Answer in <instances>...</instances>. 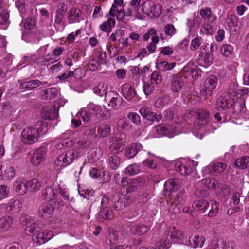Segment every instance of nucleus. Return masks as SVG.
I'll use <instances>...</instances> for the list:
<instances>
[{
	"instance_id": "nucleus-1",
	"label": "nucleus",
	"mask_w": 249,
	"mask_h": 249,
	"mask_svg": "<svg viewBox=\"0 0 249 249\" xmlns=\"http://www.w3.org/2000/svg\"><path fill=\"white\" fill-rule=\"evenodd\" d=\"M81 153V149L76 145L69 147L66 151L60 154L55 160V163L58 166H66L71 163Z\"/></svg>"
},
{
	"instance_id": "nucleus-2",
	"label": "nucleus",
	"mask_w": 249,
	"mask_h": 249,
	"mask_svg": "<svg viewBox=\"0 0 249 249\" xmlns=\"http://www.w3.org/2000/svg\"><path fill=\"white\" fill-rule=\"evenodd\" d=\"M39 138L38 130L34 127H27L22 131L21 140L25 144L31 145L37 142Z\"/></svg>"
},
{
	"instance_id": "nucleus-3",
	"label": "nucleus",
	"mask_w": 249,
	"mask_h": 249,
	"mask_svg": "<svg viewBox=\"0 0 249 249\" xmlns=\"http://www.w3.org/2000/svg\"><path fill=\"white\" fill-rule=\"evenodd\" d=\"M145 14L151 18L159 17L161 13L162 7L159 4H155L152 0H146L143 2Z\"/></svg>"
},
{
	"instance_id": "nucleus-4",
	"label": "nucleus",
	"mask_w": 249,
	"mask_h": 249,
	"mask_svg": "<svg viewBox=\"0 0 249 249\" xmlns=\"http://www.w3.org/2000/svg\"><path fill=\"white\" fill-rule=\"evenodd\" d=\"M181 181L177 178H170L166 181L164 185V195L170 196L171 194L175 192L181 187Z\"/></svg>"
},
{
	"instance_id": "nucleus-5",
	"label": "nucleus",
	"mask_w": 249,
	"mask_h": 249,
	"mask_svg": "<svg viewBox=\"0 0 249 249\" xmlns=\"http://www.w3.org/2000/svg\"><path fill=\"white\" fill-rule=\"evenodd\" d=\"M58 111V107L55 105L46 106L42 109L41 117L45 120H54L59 116Z\"/></svg>"
},
{
	"instance_id": "nucleus-6",
	"label": "nucleus",
	"mask_w": 249,
	"mask_h": 249,
	"mask_svg": "<svg viewBox=\"0 0 249 249\" xmlns=\"http://www.w3.org/2000/svg\"><path fill=\"white\" fill-rule=\"evenodd\" d=\"M217 78L215 75H211L206 79L202 88V91L210 96L217 85Z\"/></svg>"
},
{
	"instance_id": "nucleus-7",
	"label": "nucleus",
	"mask_w": 249,
	"mask_h": 249,
	"mask_svg": "<svg viewBox=\"0 0 249 249\" xmlns=\"http://www.w3.org/2000/svg\"><path fill=\"white\" fill-rule=\"evenodd\" d=\"M139 112L144 119L149 121L158 122L162 119L160 114H157L152 112L149 107L143 106L139 109Z\"/></svg>"
},
{
	"instance_id": "nucleus-8",
	"label": "nucleus",
	"mask_w": 249,
	"mask_h": 249,
	"mask_svg": "<svg viewBox=\"0 0 249 249\" xmlns=\"http://www.w3.org/2000/svg\"><path fill=\"white\" fill-rule=\"evenodd\" d=\"M155 129L159 135L166 136L168 137H173L176 131V128L173 125L166 124L157 125Z\"/></svg>"
},
{
	"instance_id": "nucleus-9",
	"label": "nucleus",
	"mask_w": 249,
	"mask_h": 249,
	"mask_svg": "<svg viewBox=\"0 0 249 249\" xmlns=\"http://www.w3.org/2000/svg\"><path fill=\"white\" fill-rule=\"evenodd\" d=\"M18 82L19 84L18 89L19 90L25 91L27 89L33 90L37 88L41 85L42 82L38 79L31 80H18Z\"/></svg>"
},
{
	"instance_id": "nucleus-10",
	"label": "nucleus",
	"mask_w": 249,
	"mask_h": 249,
	"mask_svg": "<svg viewBox=\"0 0 249 249\" xmlns=\"http://www.w3.org/2000/svg\"><path fill=\"white\" fill-rule=\"evenodd\" d=\"M150 227L144 223L136 222L131 224L130 226L131 233L136 236L145 234L150 230Z\"/></svg>"
},
{
	"instance_id": "nucleus-11",
	"label": "nucleus",
	"mask_w": 249,
	"mask_h": 249,
	"mask_svg": "<svg viewBox=\"0 0 249 249\" xmlns=\"http://www.w3.org/2000/svg\"><path fill=\"white\" fill-rule=\"evenodd\" d=\"M197 120L196 124L201 128L206 125H210L211 122L209 118V112L206 110L200 109L197 112Z\"/></svg>"
},
{
	"instance_id": "nucleus-12",
	"label": "nucleus",
	"mask_w": 249,
	"mask_h": 249,
	"mask_svg": "<svg viewBox=\"0 0 249 249\" xmlns=\"http://www.w3.org/2000/svg\"><path fill=\"white\" fill-rule=\"evenodd\" d=\"M46 154V147H40L33 153L31 159V162L36 166L41 164L44 160Z\"/></svg>"
},
{
	"instance_id": "nucleus-13",
	"label": "nucleus",
	"mask_w": 249,
	"mask_h": 249,
	"mask_svg": "<svg viewBox=\"0 0 249 249\" xmlns=\"http://www.w3.org/2000/svg\"><path fill=\"white\" fill-rule=\"evenodd\" d=\"M22 39L27 42L36 43L40 39V34L36 29L25 30L22 34Z\"/></svg>"
},
{
	"instance_id": "nucleus-14",
	"label": "nucleus",
	"mask_w": 249,
	"mask_h": 249,
	"mask_svg": "<svg viewBox=\"0 0 249 249\" xmlns=\"http://www.w3.org/2000/svg\"><path fill=\"white\" fill-rule=\"evenodd\" d=\"M108 101V106L114 109H117L120 106V100L119 95L115 91H110L107 98L105 99Z\"/></svg>"
},
{
	"instance_id": "nucleus-15",
	"label": "nucleus",
	"mask_w": 249,
	"mask_h": 249,
	"mask_svg": "<svg viewBox=\"0 0 249 249\" xmlns=\"http://www.w3.org/2000/svg\"><path fill=\"white\" fill-rule=\"evenodd\" d=\"M234 104L233 98L231 97L225 98L220 96L217 99L216 106L218 110H225L232 107Z\"/></svg>"
},
{
	"instance_id": "nucleus-16",
	"label": "nucleus",
	"mask_w": 249,
	"mask_h": 249,
	"mask_svg": "<svg viewBox=\"0 0 249 249\" xmlns=\"http://www.w3.org/2000/svg\"><path fill=\"white\" fill-rule=\"evenodd\" d=\"M171 89L173 92H178L184 84L183 78L176 74L172 75L171 80Z\"/></svg>"
},
{
	"instance_id": "nucleus-17",
	"label": "nucleus",
	"mask_w": 249,
	"mask_h": 249,
	"mask_svg": "<svg viewBox=\"0 0 249 249\" xmlns=\"http://www.w3.org/2000/svg\"><path fill=\"white\" fill-rule=\"evenodd\" d=\"M58 92V89L55 87L45 89L40 92V98L44 101L53 100L57 97Z\"/></svg>"
},
{
	"instance_id": "nucleus-18",
	"label": "nucleus",
	"mask_w": 249,
	"mask_h": 249,
	"mask_svg": "<svg viewBox=\"0 0 249 249\" xmlns=\"http://www.w3.org/2000/svg\"><path fill=\"white\" fill-rule=\"evenodd\" d=\"M82 15L81 11L76 7H72L68 12L67 18L69 24L80 22V18Z\"/></svg>"
},
{
	"instance_id": "nucleus-19",
	"label": "nucleus",
	"mask_w": 249,
	"mask_h": 249,
	"mask_svg": "<svg viewBox=\"0 0 249 249\" xmlns=\"http://www.w3.org/2000/svg\"><path fill=\"white\" fill-rule=\"evenodd\" d=\"M121 93L124 98L129 101L131 100L136 96V92L134 87L127 83L122 85Z\"/></svg>"
},
{
	"instance_id": "nucleus-20",
	"label": "nucleus",
	"mask_w": 249,
	"mask_h": 249,
	"mask_svg": "<svg viewBox=\"0 0 249 249\" xmlns=\"http://www.w3.org/2000/svg\"><path fill=\"white\" fill-rule=\"evenodd\" d=\"M53 212V207L48 203L42 204L38 208V214L44 218L52 217Z\"/></svg>"
},
{
	"instance_id": "nucleus-21",
	"label": "nucleus",
	"mask_w": 249,
	"mask_h": 249,
	"mask_svg": "<svg viewBox=\"0 0 249 249\" xmlns=\"http://www.w3.org/2000/svg\"><path fill=\"white\" fill-rule=\"evenodd\" d=\"M53 236V233L52 231L44 230L42 232L38 233L35 239V242L39 245L43 244L51 239Z\"/></svg>"
},
{
	"instance_id": "nucleus-22",
	"label": "nucleus",
	"mask_w": 249,
	"mask_h": 249,
	"mask_svg": "<svg viewBox=\"0 0 249 249\" xmlns=\"http://www.w3.org/2000/svg\"><path fill=\"white\" fill-rule=\"evenodd\" d=\"M142 148L143 146L140 143H132L126 148L125 155L129 159L132 158Z\"/></svg>"
},
{
	"instance_id": "nucleus-23",
	"label": "nucleus",
	"mask_w": 249,
	"mask_h": 249,
	"mask_svg": "<svg viewBox=\"0 0 249 249\" xmlns=\"http://www.w3.org/2000/svg\"><path fill=\"white\" fill-rule=\"evenodd\" d=\"M199 14L201 17L207 19V21L213 23L217 19V16L212 13L211 9L208 7L203 8L200 9Z\"/></svg>"
},
{
	"instance_id": "nucleus-24",
	"label": "nucleus",
	"mask_w": 249,
	"mask_h": 249,
	"mask_svg": "<svg viewBox=\"0 0 249 249\" xmlns=\"http://www.w3.org/2000/svg\"><path fill=\"white\" fill-rule=\"evenodd\" d=\"M214 60L213 55L207 53H201L199 54V62L200 65L206 67L212 64Z\"/></svg>"
},
{
	"instance_id": "nucleus-25",
	"label": "nucleus",
	"mask_w": 249,
	"mask_h": 249,
	"mask_svg": "<svg viewBox=\"0 0 249 249\" xmlns=\"http://www.w3.org/2000/svg\"><path fill=\"white\" fill-rule=\"evenodd\" d=\"M113 218V213L110 208H101L97 219L100 222H103L105 220H109Z\"/></svg>"
},
{
	"instance_id": "nucleus-26",
	"label": "nucleus",
	"mask_w": 249,
	"mask_h": 249,
	"mask_svg": "<svg viewBox=\"0 0 249 249\" xmlns=\"http://www.w3.org/2000/svg\"><path fill=\"white\" fill-rule=\"evenodd\" d=\"M111 132V126L109 124L101 123L97 128V133L95 137L104 138L109 136Z\"/></svg>"
},
{
	"instance_id": "nucleus-27",
	"label": "nucleus",
	"mask_w": 249,
	"mask_h": 249,
	"mask_svg": "<svg viewBox=\"0 0 249 249\" xmlns=\"http://www.w3.org/2000/svg\"><path fill=\"white\" fill-rule=\"evenodd\" d=\"M205 239L202 235H194L191 236L189 239L190 245L195 248H201L205 242Z\"/></svg>"
},
{
	"instance_id": "nucleus-28",
	"label": "nucleus",
	"mask_w": 249,
	"mask_h": 249,
	"mask_svg": "<svg viewBox=\"0 0 249 249\" xmlns=\"http://www.w3.org/2000/svg\"><path fill=\"white\" fill-rule=\"evenodd\" d=\"M108 90V85L106 83H100L93 89L94 93L100 96H105V99L107 98V95L109 93V91Z\"/></svg>"
},
{
	"instance_id": "nucleus-29",
	"label": "nucleus",
	"mask_w": 249,
	"mask_h": 249,
	"mask_svg": "<svg viewBox=\"0 0 249 249\" xmlns=\"http://www.w3.org/2000/svg\"><path fill=\"white\" fill-rule=\"evenodd\" d=\"M120 153L117 152L112 154L108 158V164L109 167L113 170L117 169L121 164V158L119 156Z\"/></svg>"
},
{
	"instance_id": "nucleus-30",
	"label": "nucleus",
	"mask_w": 249,
	"mask_h": 249,
	"mask_svg": "<svg viewBox=\"0 0 249 249\" xmlns=\"http://www.w3.org/2000/svg\"><path fill=\"white\" fill-rule=\"evenodd\" d=\"M227 165L225 163L216 162L211 165L209 169L212 175H218L222 173L226 168Z\"/></svg>"
},
{
	"instance_id": "nucleus-31",
	"label": "nucleus",
	"mask_w": 249,
	"mask_h": 249,
	"mask_svg": "<svg viewBox=\"0 0 249 249\" xmlns=\"http://www.w3.org/2000/svg\"><path fill=\"white\" fill-rule=\"evenodd\" d=\"M13 219L10 216H4L0 218V232L8 231L11 227Z\"/></svg>"
},
{
	"instance_id": "nucleus-32",
	"label": "nucleus",
	"mask_w": 249,
	"mask_h": 249,
	"mask_svg": "<svg viewBox=\"0 0 249 249\" xmlns=\"http://www.w3.org/2000/svg\"><path fill=\"white\" fill-rule=\"evenodd\" d=\"M116 21L114 18H110L99 26V29L105 32L110 33L112 27L115 25Z\"/></svg>"
},
{
	"instance_id": "nucleus-33",
	"label": "nucleus",
	"mask_w": 249,
	"mask_h": 249,
	"mask_svg": "<svg viewBox=\"0 0 249 249\" xmlns=\"http://www.w3.org/2000/svg\"><path fill=\"white\" fill-rule=\"evenodd\" d=\"M42 198L47 201L55 200L56 198V195L54 192V189L52 187H48L42 191Z\"/></svg>"
},
{
	"instance_id": "nucleus-34",
	"label": "nucleus",
	"mask_w": 249,
	"mask_h": 249,
	"mask_svg": "<svg viewBox=\"0 0 249 249\" xmlns=\"http://www.w3.org/2000/svg\"><path fill=\"white\" fill-rule=\"evenodd\" d=\"M175 167L176 171L183 176L189 175L192 171L190 166L180 162L177 163Z\"/></svg>"
},
{
	"instance_id": "nucleus-35",
	"label": "nucleus",
	"mask_w": 249,
	"mask_h": 249,
	"mask_svg": "<svg viewBox=\"0 0 249 249\" xmlns=\"http://www.w3.org/2000/svg\"><path fill=\"white\" fill-rule=\"evenodd\" d=\"M22 206L19 200H11L6 205V210L9 213H13L18 211Z\"/></svg>"
},
{
	"instance_id": "nucleus-36",
	"label": "nucleus",
	"mask_w": 249,
	"mask_h": 249,
	"mask_svg": "<svg viewBox=\"0 0 249 249\" xmlns=\"http://www.w3.org/2000/svg\"><path fill=\"white\" fill-rule=\"evenodd\" d=\"M10 23L9 20V14L5 10L2 11L0 13V28L5 29Z\"/></svg>"
},
{
	"instance_id": "nucleus-37",
	"label": "nucleus",
	"mask_w": 249,
	"mask_h": 249,
	"mask_svg": "<svg viewBox=\"0 0 249 249\" xmlns=\"http://www.w3.org/2000/svg\"><path fill=\"white\" fill-rule=\"evenodd\" d=\"M14 175V168L11 166H8L5 168L4 172L2 171L1 174L0 176L1 179L6 181L12 179Z\"/></svg>"
},
{
	"instance_id": "nucleus-38",
	"label": "nucleus",
	"mask_w": 249,
	"mask_h": 249,
	"mask_svg": "<svg viewBox=\"0 0 249 249\" xmlns=\"http://www.w3.org/2000/svg\"><path fill=\"white\" fill-rule=\"evenodd\" d=\"M15 191L18 195H23L26 193L28 190L27 186V182L17 181L15 184Z\"/></svg>"
},
{
	"instance_id": "nucleus-39",
	"label": "nucleus",
	"mask_w": 249,
	"mask_h": 249,
	"mask_svg": "<svg viewBox=\"0 0 249 249\" xmlns=\"http://www.w3.org/2000/svg\"><path fill=\"white\" fill-rule=\"evenodd\" d=\"M241 199L245 200L244 197L243 196H241L240 193L237 192H233L230 198V206H240V207L242 205L241 204H240Z\"/></svg>"
},
{
	"instance_id": "nucleus-40",
	"label": "nucleus",
	"mask_w": 249,
	"mask_h": 249,
	"mask_svg": "<svg viewBox=\"0 0 249 249\" xmlns=\"http://www.w3.org/2000/svg\"><path fill=\"white\" fill-rule=\"evenodd\" d=\"M209 205V203L207 200L200 199L194 202L193 207L197 211L204 212L208 208Z\"/></svg>"
},
{
	"instance_id": "nucleus-41",
	"label": "nucleus",
	"mask_w": 249,
	"mask_h": 249,
	"mask_svg": "<svg viewBox=\"0 0 249 249\" xmlns=\"http://www.w3.org/2000/svg\"><path fill=\"white\" fill-rule=\"evenodd\" d=\"M41 228L39 222H34L25 228V231L27 234H35L38 232Z\"/></svg>"
},
{
	"instance_id": "nucleus-42",
	"label": "nucleus",
	"mask_w": 249,
	"mask_h": 249,
	"mask_svg": "<svg viewBox=\"0 0 249 249\" xmlns=\"http://www.w3.org/2000/svg\"><path fill=\"white\" fill-rule=\"evenodd\" d=\"M27 186L28 190L31 192H36L39 190L41 186V182L36 178H33L27 181Z\"/></svg>"
},
{
	"instance_id": "nucleus-43",
	"label": "nucleus",
	"mask_w": 249,
	"mask_h": 249,
	"mask_svg": "<svg viewBox=\"0 0 249 249\" xmlns=\"http://www.w3.org/2000/svg\"><path fill=\"white\" fill-rule=\"evenodd\" d=\"M234 165L240 169H245L249 167V157L244 156L237 159Z\"/></svg>"
},
{
	"instance_id": "nucleus-44",
	"label": "nucleus",
	"mask_w": 249,
	"mask_h": 249,
	"mask_svg": "<svg viewBox=\"0 0 249 249\" xmlns=\"http://www.w3.org/2000/svg\"><path fill=\"white\" fill-rule=\"evenodd\" d=\"M176 63H168L167 61H161L157 64V68L161 71H166L172 70L175 66Z\"/></svg>"
},
{
	"instance_id": "nucleus-45",
	"label": "nucleus",
	"mask_w": 249,
	"mask_h": 249,
	"mask_svg": "<svg viewBox=\"0 0 249 249\" xmlns=\"http://www.w3.org/2000/svg\"><path fill=\"white\" fill-rule=\"evenodd\" d=\"M213 23L208 21L204 22L200 29V32L206 35L212 34L214 32Z\"/></svg>"
},
{
	"instance_id": "nucleus-46",
	"label": "nucleus",
	"mask_w": 249,
	"mask_h": 249,
	"mask_svg": "<svg viewBox=\"0 0 249 249\" xmlns=\"http://www.w3.org/2000/svg\"><path fill=\"white\" fill-rule=\"evenodd\" d=\"M73 142L69 139H65L58 142L55 145V147L58 150H61L63 148H67L68 149L72 146Z\"/></svg>"
},
{
	"instance_id": "nucleus-47",
	"label": "nucleus",
	"mask_w": 249,
	"mask_h": 249,
	"mask_svg": "<svg viewBox=\"0 0 249 249\" xmlns=\"http://www.w3.org/2000/svg\"><path fill=\"white\" fill-rule=\"evenodd\" d=\"M112 203L111 196L108 194H104L101 199V208H110Z\"/></svg>"
},
{
	"instance_id": "nucleus-48",
	"label": "nucleus",
	"mask_w": 249,
	"mask_h": 249,
	"mask_svg": "<svg viewBox=\"0 0 249 249\" xmlns=\"http://www.w3.org/2000/svg\"><path fill=\"white\" fill-rule=\"evenodd\" d=\"M79 72H81V70L79 68L75 69L73 71H66L64 73L59 75L58 78L61 80H64L70 77H76V73Z\"/></svg>"
},
{
	"instance_id": "nucleus-49",
	"label": "nucleus",
	"mask_w": 249,
	"mask_h": 249,
	"mask_svg": "<svg viewBox=\"0 0 249 249\" xmlns=\"http://www.w3.org/2000/svg\"><path fill=\"white\" fill-rule=\"evenodd\" d=\"M202 184L207 187L209 189H215L218 187V182L216 180L210 178H205L201 180Z\"/></svg>"
},
{
	"instance_id": "nucleus-50",
	"label": "nucleus",
	"mask_w": 249,
	"mask_h": 249,
	"mask_svg": "<svg viewBox=\"0 0 249 249\" xmlns=\"http://www.w3.org/2000/svg\"><path fill=\"white\" fill-rule=\"evenodd\" d=\"M220 204L215 200H213L211 203V208L208 213V216L211 217L215 216L219 211Z\"/></svg>"
},
{
	"instance_id": "nucleus-51",
	"label": "nucleus",
	"mask_w": 249,
	"mask_h": 249,
	"mask_svg": "<svg viewBox=\"0 0 249 249\" xmlns=\"http://www.w3.org/2000/svg\"><path fill=\"white\" fill-rule=\"evenodd\" d=\"M171 243V239L167 237L158 242L156 243V247L159 249H167L170 247Z\"/></svg>"
},
{
	"instance_id": "nucleus-52",
	"label": "nucleus",
	"mask_w": 249,
	"mask_h": 249,
	"mask_svg": "<svg viewBox=\"0 0 249 249\" xmlns=\"http://www.w3.org/2000/svg\"><path fill=\"white\" fill-rule=\"evenodd\" d=\"M162 79V78L161 74L158 71H153L150 75V82L155 85H157L160 83Z\"/></svg>"
},
{
	"instance_id": "nucleus-53",
	"label": "nucleus",
	"mask_w": 249,
	"mask_h": 249,
	"mask_svg": "<svg viewBox=\"0 0 249 249\" xmlns=\"http://www.w3.org/2000/svg\"><path fill=\"white\" fill-rule=\"evenodd\" d=\"M169 101V96L167 95L160 97L155 101L154 106L156 107L160 108L161 107L166 105Z\"/></svg>"
},
{
	"instance_id": "nucleus-54",
	"label": "nucleus",
	"mask_w": 249,
	"mask_h": 249,
	"mask_svg": "<svg viewBox=\"0 0 249 249\" xmlns=\"http://www.w3.org/2000/svg\"><path fill=\"white\" fill-rule=\"evenodd\" d=\"M170 239L172 242L179 243L182 242L183 234L182 232L178 231H174L171 233Z\"/></svg>"
},
{
	"instance_id": "nucleus-55",
	"label": "nucleus",
	"mask_w": 249,
	"mask_h": 249,
	"mask_svg": "<svg viewBox=\"0 0 249 249\" xmlns=\"http://www.w3.org/2000/svg\"><path fill=\"white\" fill-rule=\"evenodd\" d=\"M140 171L139 166L136 164L129 165L125 169V174L133 176L138 174Z\"/></svg>"
},
{
	"instance_id": "nucleus-56",
	"label": "nucleus",
	"mask_w": 249,
	"mask_h": 249,
	"mask_svg": "<svg viewBox=\"0 0 249 249\" xmlns=\"http://www.w3.org/2000/svg\"><path fill=\"white\" fill-rule=\"evenodd\" d=\"M220 50L223 55L228 57L232 54L233 47L231 45L224 44L221 47Z\"/></svg>"
},
{
	"instance_id": "nucleus-57",
	"label": "nucleus",
	"mask_w": 249,
	"mask_h": 249,
	"mask_svg": "<svg viewBox=\"0 0 249 249\" xmlns=\"http://www.w3.org/2000/svg\"><path fill=\"white\" fill-rule=\"evenodd\" d=\"M163 114L164 118L166 120L173 121V122L175 123H178V122L176 118L174 117L175 114L174 112V110L170 108L165 110L163 112Z\"/></svg>"
},
{
	"instance_id": "nucleus-58",
	"label": "nucleus",
	"mask_w": 249,
	"mask_h": 249,
	"mask_svg": "<svg viewBox=\"0 0 249 249\" xmlns=\"http://www.w3.org/2000/svg\"><path fill=\"white\" fill-rule=\"evenodd\" d=\"M36 126L37 127L36 129L38 130L39 133H41L44 134L48 131L47 123L44 121H38L36 124Z\"/></svg>"
},
{
	"instance_id": "nucleus-59",
	"label": "nucleus",
	"mask_w": 249,
	"mask_h": 249,
	"mask_svg": "<svg viewBox=\"0 0 249 249\" xmlns=\"http://www.w3.org/2000/svg\"><path fill=\"white\" fill-rule=\"evenodd\" d=\"M164 31L165 35L170 37H172L176 33V29L172 24H168L164 27Z\"/></svg>"
},
{
	"instance_id": "nucleus-60",
	"label": "nucleus",
	"mask_w": 249,
	"mask_h": 249,
	"mask_svg": "<svg viewBox=\"0 0 249 249\" xmlns=\"http://www.w3.org/2000/svg\"><path fill=\"white\" fill-rule=\"evenodd\" d=\"M81 130L83 132H84L85 135L87 136L88 137H95V135H97V134H95L96 132V129L94 127H89L88 126H84L82 127Z\"/></svg>"
},
{
	"instance_id": "nucleus-61",
	"label": "nucleus",
	"mask_w": 249,
	"mask_h": 249,
	"mask_svg": "<svg viewBox=\"0 0 249 249\" xmlns=\"http://www.w3.org/2000/svg\"><path fill=\"white\" fill-rule=\"evenodd\" d=\"M138 184L137 181H131L127 187L124 188V191L123 193L128 194L135 191L137 189Z\"/></svg>"
},
{
	"instance_id": "nucleus-62",
	"label": "nucleus",
	"mask_w": 249,
	"mask_h": 249,
	"mask_svg": "<svg viewBox=\"0 0 249 249\" xmlns=\"http://www.w3.org/2000/svg\"><path fill=\"white\" fill-rule=\"evenodd\" d=\"M80 115L82 120L84 122H88L91 119V115L90 113L89 112L85 109H81L77 113L76 116Z\"/></svg>"
},
{
	"instance_id": "nucleus-63",
	"label": "nucleus",
	"mask_w": 249,
	"mask_h": 249,
	"mask_svg": "<svg viewBox=\"0 0 249 249\" xmlns=\"http://www.w3.org/2000/svg\"><path fill=\"white\" fill-rule=\"evenodd\" d=\"M34 220V217L30 216L29 215L23 213L20 216V222L23 225H26L30 222Z\"/></svg>"
},
{
	"instance_id": "nucleus-64",
	"label": "nucleus",
	"mask_w": 249,
	"mask_h": 249,
	"mask_svg": "<svg viewBox=\"0 0 249 249\" xmlns=\"http://www.w3.org/2000/svg\"><path fill=\"white\" fill-rule=\"evenodd\" d=\"M202 38L196 37L193 39L191 42L190 49L192 51L197 50L201 44Z\"/></svg>"
}]
</instances>
